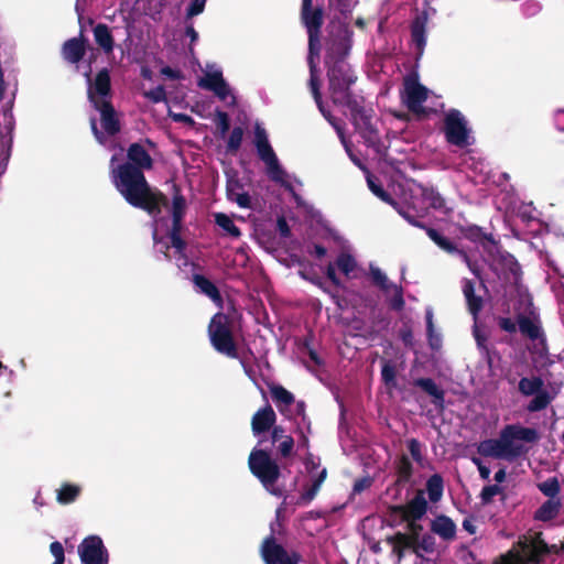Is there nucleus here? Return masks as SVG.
<instances>
[{
    "label": "nucleus",
    "instance_id": "nucleus-35",
    "mask_svg": "<svg viewBox=\"0 0 564 564\" xmlns=\"http://www.w3.org/2000/svg\"><path fill=\"white\" fill-rule=\"evenodd\" d=\"M319 55H312L308 52L307 63L310 67V88L317 106H322L321 80L317 75L316 59Z\"/></svg>",
    "mask_w": 564,
    "mask_h": 564
},
{
    "label": "nucleus",
    "instance_id": "nucleus-61",
    "mask_svg": "<svg viewBox=\"0 0 564 564\" xmlns=\"http://www.w3.org/2000/svg\"><path fill=\"white\" fill-rule=\"evenodd\" d=\"M522 12L525 17L531 18L536 15L541 10L542 6L535 0H528L522 6Z\"/></svg>",
    "mask_w": 564,
    "mask_h": 564
},
{
    "label": "nucleus",
    "instance_id": "nucleus-48",
    "mask_svg": "<svg viewBox=\"0 0 564 564\" xmlns=\"http://www.w3.org/2000/svg\"><path fill=\"white\" fill-rule=\"evenodd\" d=\"M367 183H368L370 191L377 197H379L382 202L393 206L394 208H397V206H399L398 202L387 191H384L380 184L376 183L370 177L367 178Z\"/></svg>",
    "mask_w": 564,
    "mask_h": 564
},
{
    "label": "nucleus",
    "instance_id": "nucleus-57",
    "mask_svg": "<svg viewBox=\"0 0 564 564\" xmlns=\"http://www.w3.org/2000/svg\"><path fill=\"white\" fill-rule=\"evenodd\" d=\"M408 449L412 456V458L417 463L422 464L423 454H422V445L419 440L411 438L408 441Z\"/></svg>",
    "mask_w": 564,
    "mask_h": 564
},
{
    "label": "nucleus",
    "instance_id": "nucleus-23",
    "mask_svg": "<svg viewBox=\"0 0 564 564\" xmlns=\"http://www.w3.org/2000/svg\"><path fill=\"white\" fill-rule=\"evenodd\" d=\"M427 12L422 11L419 13L411 23V40L414 44L417 55L421 56L426 45V26H427Z\"/></svg>",
    "mask_w": 564,
    "mask_h": 564
},
{
    "label": "nucleus",
    "instance_id": "nucleus-9",
    "mask_svg": "<svg viewBox=\"0 0 564 564\" xmlns=\"http://www.w3.org/2000/svg\"><path fill=\"white\" fill-rule=\"evenodd\" d=\"M443 132L447 143L459 149L473 144L471 131L464 115L457 109H449L443 120Z\"/></svg>",
    "mask_w": 564,
    "mask_h": 564
},
{
    "label": "nucleus",
    "instance_id": "nucleus-11",
    "mask_svg": "<svg viewBox=\"0 0 564 564\" xmlns=\"http://www.w3.org/2000/svg\"><path fill=\"white\" fill-rule=\"evenodd\" d=\"M429 97L427 88L422 85L416 77L408 76L403 82V90L401 91V100L409 111L419 119L425 118L429 111L423 107V102Z\"/></svg>",
    "mask_w": 564,
    "mask_h": 564
},
{
    "label": "nucleus",
    "instance_id": "nucleus-8",
    "mask_svg": "<svg viewBox=\"0 0 564 564\" xmlns=\"http://www.w3.org/2000/svg\"><path fill=\"white\" fill-rule=\"evenodd\" d=\"M301 21L305 26L308 36V52L312 55H319L321 33L324 23L323 8H313V0H302Z\"/></svg>",
    "mask_w": 564,
    "mask_h": 564
},
{
    "label": "nucleus",
    "instance_id": "nucleus-4",
    "mask_svg": "<svg viewBox=\"0 0 564 564\" xmlns=\"http://www.w3.org/2000/svg\"><path fill=\"white\" fill-rule=\"evenodd\" d=\"M341 107L347 108L350 115V122L355 131L362 138L368 148H372L378 155H384L387 147L380 139L379 131L373 119V109L365 106V98L359 96Z\"/></svg>",
    "mask_w": 564,
    "mask_h": 564
},
{
    "label": "nucleus",
    "instance_id": "nucleus-55",
    "mask_svg": "<svg viewBox=\"0 0 564 564\" xmlns=\"http://www.w3.org/2000/svg\"><path fill=\"white\" fill-rule=\"evenodd\" d=\"M503 489L499 485L485 486L480 492V500L482 505H489L494 497L502 494Z\"/></svg>",
    "mask_w": 564,
    "mask_h": 564
},
{
    "label": "nucleus",
    "instance_id": "nucleus-24",
    "mask_svg": "<svg viewBox=\"0 0 564 564\" xmlns=\"http://www.w3.org/2000/svg\"><path fill=\"white\" fill-rule=\"evenodd\" d=\"M269 390L279 412L285 417H291L290 406L295 403L294 394L279 383L269 384Z\"/></svg>",
    "mask_w": 564,
    "mask_h": 564
},
{
    "label": "nucleus",
    "instance_id": "nucleus-43",
    "mask_svg": "<svg viewBox=\"0 0 564 564\" xmlns=\"http://www.w3.org/2000/svg\"><path fill=\"white\" fill-rule=\"evenodd\" d=\"M215 224L219 226L232 238H239L241 236L240 229L235 225L234 220L224 213L215 214Z\"/></svg>",
    "mask_w": 564,
    "mask_h": 564
},
{
    "label": "nucleus",
    "instance_id": "nucleus-2",
    "mask_svg": "<svg viewBox=\"0 0 564 564\" xmlns=\"http://www.w3.org/2000/svg\"><path fill=\"white\" fill-rule=\"evenodd\" d=\"M538 440L539 433L535 429L509 424L501 430L499 438L481 441L477 445V452L484 457L512 462L527 453L525 446L516 441L535 443Z\"/></svg>",
    "mask_w": 564,
    "mask_h": 564
},
{
    "label": "nucleus",
    "instance_id": "nucleus-30",
    "mask_svg": "<svg viewBox=\"0 0 564 564\" xmlns=\"http://www.w3.org/2000/svg\"><path fill=\"white\" fill-rule=\"evenodd\" d=\"M528 556V561L534 564H540L543 556L550 553L547 543L542 539V533H538L530 543L523 547Z\"/></svg>",
    "mask_w": 564,
    "mask_h": 564
},
{
    "label": "nucleus",
    "instance_id": "nucleus-31",
    "mask_svg": "<svg viewBox=\"0 0 564 564\" xmlns=\"http://www.w3.org/2000/svg\"><path fill=\"white\" fill-rule=\"evenodd\" d=\"M265 165H267V173H268V176L270 177V180L275 183H279L282 187L285 188V191L291 193L295 199H299L300 196L295 192L293 185L289 181L285 180L286 172L280 165L278 158L271 162H268Z\"/></svg>",
    "mask_w": 564,
    "mask_h": 564
},
{
    "label": "nucleus",
    "instance_id": "nucleus-29",
    "mask_svg": "<svg viewBox=\"0 0 564 564\" xmlns=\"http://www.w3.org/2000/svg\"><path fill=\"white\" fill-rule=\"evenodd\" d=\"M431 531L444 541H452L456 536V524L449 517L440 514L431 522Z\"/></svg>",
    "mask_w": 564,
    "mask_h": 564
},
{
    "label": "nucleus",
    "instance_id": "nucleus-21",
    "mask_svg": "<svg viewBox=\"0 0 564 564\" xmlns=\"http://www.w3.org/2000/svg\"><path fill=\"white\" fill-rule=\"evenodd\" d=\"M87 51V39L80 32L79 36L65 41L62 45L61 54L64 61L69 64H78Z\"/></svg>",
    "mask_w": 564,
    "mask_h": 564
},
{
    "label": "nucleus",
    "instance_id": "nucleus-22",
    "mask_svg": "<svg viewBox=\"0 0 564 564\" xmlns=\"http://www.w3.org/2000/svg\"><path fill=\"white\" fill-rule=\"evenodd\" d=\"M276 422V414L270 404L259 409L251 419V430L254 436L269 432Z\"/></svg>",
    "mask_w": 564,
    "mask_h": 564
},
{
    "label": "nucleus",
    "instance_id": "nucleus-14",
    "mask_svg": "<svg viewBox=\"0 0 564 564\" xmlns=\"http://www.w3.org/2000/svg\"><path fill=\"white\" fill-rule=\"evenodd\" d=\"M78 554L83 564H108L109 554L98 535L85 538L78 545Z\"/></svg>",
    "mask_w": 564,
    "mask_h": 564
},
{
    "label": "nucleus",
    "instance_id": "nucleus-5",
    "mask_svg": "<svg viewBox=\"0 0 564 564\" xmlns=\"http://www.w3.org/2000/svg\"><path fill=\"white\" fill-rule=\"evenodd\" d=\"M250 473L263 488L275 497H282L283 490L275 486L281 476V467L267 448H253L248 457Z\"/></svg>",
    "mask_w": 564,
    "mask_h": 564
},
{
    "label": "nucleus",
    "instance_id": "nucleus-64",
    "mask_svg": "<svg viewBox=\"0 0 564 564\" xmlns=\"http://www.w3.org/2000/svg\"><path fill=\"white\" fill-rule=\"evenodd\" d=\"M330 6H335L341 14L351 12L350 0H328Z\"/></svg>",
    "mask_w": 564,
    "mask_h": 564
},
{
    "label": "nucleus",
    "instance_id": "nucleus-18",
    "mask_svg": "<svg viewBox=\"0 0 564 564\" xmlns=\"http://www.w3.org/2000/svg\"><path fill=\"white\" fill-rule=\"evenodd\" d=\"M427 236L443 251H445V252H447L449 254H457V256H459L463 259V261L467 264L469 270L477 278L480 279V270H479L478 264L470 260V258H469V256L467 254L466 251L457 248V246L452 240H449L448 238L443 236L438 230H436L434 228H429L427 229Z\"/></svg>",
    "mask_w": 564,
    "mask_h": 564
},
{
    "label": "nucleus",
    "instance_id": "nucleus-13",
    "mask_svg": "<svg viewBox=\"0 0 564 564\" xmlns=\"http://www.w3.org/2000/svg\"><path fill=\"white\" fill-rule=\"evenodd\" d=\"M14 129V119L10 109L0 115V176L6 172L11 156Z\"/></svg>",
    "mask_w": 564,
    "mask_h": 564
},
{
    "label": "nucleus",
    "instance_id": "nucleus-58",
    "mask_svg": "<svg viewBox=\"0 0 564 564\" xmlns=\"http://www.w3.org/2000/svg\"><path fill=\"white\" fill-rule=\"evenodd\" d=\"M144 96L154 104H159L166 100V93L162 85H159L155 88L150 89L144 94Z\"/></svg>",
    "mask_w": 564,
    "mask_h": 564
},
{
    "label": "nucleus",
    "instance_id": "nucleus-28",
    "mask_svg": "<svg viewBox=\"0 0 564 564\" xmlns=\"http://www.w3.org/2000/svg\"><path fill=\"white\" fill-rule=\"evenodd\" d=\"M227 197L230 202H235L241 208H251V197L243 192V184L238 178H229L226 186Z\"/></svg>",
    "mask_w": 564,
    "mask_h": 564
},
{
    "label": "nucleus",
    "instance_id": "nucleus-49",
    "mask_svg": "<svg viewBox=\"0 0 564 564\" xmlns=\"http://www.w3.org/2000/svg\"><path fill=\"white\" fill-rule=\"evenodd\" d=\"M422 196L427 200L432 208L442 209L445 207V199L442 195L433 187H425L422 191Z\"/></svg>",
    "mask_w": 564,
    "mask_h": 564
},
{
    "label": "nucleus",
    "instance_id": "nucleus-41",
    "mask_svg": "<svg viewBox=\"0 0 564 564\" xmlns=\"http://www.w3.org/2000/svg\"><path fill=\"white\" fill-rule=\"evenodd\" d=\"M82 488L78 485L65 482L57 490L56 500L61 505H69L79 497Z\"/></svg>",
    "mask_w": 564,
    "mask_h": 564
},
{
    "label": "nucleus",
    "instance_id": "nucleus-39",
    "mask_svg": "<svg viewBox=\"0 0 564 564\" xmlns=\"http://www.w3.org/2000/svg\"><path fill=\"white\" fill-rule=\"evenodd\" d=\"M313 480L311 486H308L300 497V501L304 505L310 503L318 494L323 482L327 477V469L323 468L316 476H312Z\"/></svg>",
    "mask_w": 564,
    "mask_h": 564
},
{
    "label": "nucleus",
    "instance_id": "nucleus-17",
    "mask_svg": "<svg viewBox=\"0 0 564 564\" xmlns=\"http://www.w3.org/2000/svg\"><path fill=\"white\" fill-rule=\"evenodd\" d=\"M427 501L424 491L419 490L406 505H397L389 508L390 516L399 520H420L427 511Z\"/></svg>",
    "mask_w": 564,
    "mask_h": 564
},
{
    "label": "nucleus",
    "instance_id": "nucleus-34",
    "mask_svg": "<svg viewBox=\"0 0 564 564\" xmlns=\"http://www.w3.org/2000/svg\"><path fill=\"white\" fill-rule=\"evenodd\" d=\"M192 282L200 293L208 296L214 302H221V294L218 288L209 279L203 274L195 273L192 276Z\"/></svg>",
    "mask_w": 564,
    "mask_h": 564
},
{
    "label": "nucleus",
    "instance_id": "nucleus-40",
    "mask_svg": "<svg viewBox=\"0 0 564 564\" xmlns=\"http://www.w3.org/2000/svg\"><path fill=\"white\" fill-rule=\"evenodd\" d=\"M381 380L390 392L398 388L397 368L392 360L382 359Z\"/></svg>",
    "mask_w": 564,
    "mask_h": 564
},
{
    "label": "nucleus",
    "instance_id": "nucleus-25",
    "mask_svg": "<svg viewBox=\"0 0 564 564\" xmlns=\"http://www.w3.org/2000/svg\"><path fill=\"white\" fill-rule=\"evenodd\" d=\"M254 147L257 149V153L259 159L267 164L268 162H271L275 160L278 156L271 147L267 131L263 127H261L259 123L254 127V140H253Z\"/></svg>",
    "mask_w": 564,
    "mask_h": 564
},
{
    "label": "nucleus",
    "instance_id": "nucleus-47",
    "mask_svg": "<svg viewBox=\"0 0 564 564\" xmlns=\"http://www.w3.org/2000/svg\"><path fill=\"white\" fill-rule=\"evenodd\" d=\"M435 538L430 533H425L419 538L414 546H410L409 549H411L417 555L420 554V551L433 553L435 551Z\"/></svg>",
    "mask_w": 564,
    "mask_h": 564
},
{
    "label": "nucleus",
    "instance_id": "nucleus-54",
    "mask_svg": "<svg viewBox=\"0 0 564 564\" xmlns=\"http://www.w3.org/2000/svg\"><path fill=\"white\" fill-rule=\"evenodd\" d=\"M221 78L223 73L220 70L207 73L204 77L199 78L198 87L202 89L210 90Z\"/></svg>",
    "mask_w": 564,
    "mask_h": 564
},
{
    "label": "nucleus",
    "instance_id": "nucleus-50",
    "mask_svg": "<svg viewBox=\"0 0 564 564\" xmlns=\"http://www.w3.org/2000/svg\"><path fill=\"white\" fill-rule=\"evenodd\" d=\"M336 264L345 275H349V273L352 272L357 267L355 258L350 253L346 252H341L337 257Z\"/></svg>",
    "mask_w": 564,
    "mask_h": 564
},
{
    "label": "nucleus",
    "instance_id": "nucleus-1",
    "mask_svg": "<svg viewBox=\"0 0 564 564\" xmlns=\"http://www.w3.org/2000/svg\"><path fill=\"white\" fill-rule=\"evenodd\" d=\"M116 156L110 160V178L124 200L132 207L147 212L150 216L161 214L169 199L159 188L152 187L144 171L153 169L154 161L141 142H133L127 149V161L113 166Z\"/></svg>",
    "mask_w": 564,
    "mask_h": 564
},
{
    "label": "nucleus",
    "instance_id": "nucleus-45",
    "mask_svg": "<svg viewBox=\"0 0 564 564\" xmlns=\"http://www.w3.org/2000/svg\"><path fill=\"white\" fill-rule=\"evenodd\" d=\"M502 265L505 271L510 274L513 282L518 283L522 275L521 265L518 260L512 254H508L502 259Z\"/></svg>",
    "mask_w": 564,
    "mask_h": 564
},
{
    "label": "nucleus",
    "instance_id": "nucleus-37",
    "mask_svg": "<svg viewBox=\"0 0 564 564\" xmlns=\"http://www.w3.org/2000/svg\"><path fill=\"white\" fill-rule=\"evenodd\" d=\"M94 37L96 43L104 50L106 54L111 53L115 46V40L110 29L105 23H98L94 30Z\"/></svg>",
    "mask_w": 564,
    "mask_h": 564
},
{
    "label": "nucleus",
    "instance_id": "nucleus-60",
    "mask_svg": "<svg viewBox=\"0 0 564 564\" xmlns=\"http://www.w3.org/2000/svg\"><path fill=\"white\" fill-rule=\"evenodd\" d=\"M206 0H192L186 9V19H192L204 12Z\"/></svg>",
    "mask_w": 564,
    "mask_h": 564
},
{
    "label": "nucleus",
    "instance_id": "nucleus-6",
    "mask_svg": "<svg viewBox=\"0 0 564 564\" xmlns=\"http://www.w3.org/2000/svg\"><path fill=\"white\" fill-rule=\"evenodd\" d=\"M326 68L330 99L335 106L340 107L359 97L351 90V86L357 80V77L354 75L348 63L338 61L334 64L326 65Z\"/></svg>",
    "mask_w": 564,
    "mask_h": 564
},
{
    "label": "nucleus",
    "instance_id": "nucleus-3",
    "mask_svg": "<svg viewBox=\"0 0 564 564\" xmlns=\"http://www.w3.org/2000/svg\"><path fill=\"white\" fill-rule=\"evenodd\" d=\"M88 80L87 97L93 107L100 112V121L104 130L112 137L120 132L121 124L111 98V78L108 68L100 69L94 79L90 72L85 74Z\"/></svg>",
    "mask_w": 564,
    "mask_h": 564
},
{
    "label": "nucleus",
    "instance_id": "nucleus-16",
    "mask_svg": "<svg viewBox=\"0 0 564 564\" xmlns=\"http://www.w3.org/2000/svg\"><path fill=\"white\" fill-rule=\"evenodd\" d=\"M369 273L372 284L382 292L388 293L390 290L393 291V296L389 300V307L395 312L402 311L405 306L402 286L392 283L378 267L370 265Z\"/></svg>",
    "mask_w": 564,
    "mask_h": 564
},
{
    "label": "nucleus",
    "instance_id": "nucleus-7",
    "mask_svg": "<svg viewBox=\"0 0 564 564\" xmlns=\"http://www.w3.org/2000/svg\"><path fill=\"white\" fill-rule=\"evenodd\" d=\"M208 336L214 349L231 359H238V347L232 333V322L225 313H216L208 325Z\"/></svg>",
    "mask_w": 564,
    "mask_h": 564
},
{
    "label": "nucleus",
    "instance_id": "nucleus-38",
    "mask_svg": "<svg viewBox=\"0 0 564 564\" xmlns=\"http://www.w3.org/2000/svg\"><path fill=\"white\" fill-rule=\"evenodd\" d=\"M395 473H397V486H403L408 484L413 475V465L406 455H401L395 460Z\"/></svg>",
    "mask_w": 564,
    "mask_h": 564
},
{
    "label": "nucleus",
    "instance_id": "nucleus-36",
    "mask_svg": "<svg viewBox=\"0 0 564 564\" xmlns=\"http://www.w3.org/2000/svg\"><path fill=\"white\" fill-rule=\"evenodd\" d=\"M562 508L560 498L547 499L543 502L534 513V519L543 522H547L557 517Z\"/></svg>",
    "mask_w": 564,
    "mask_h": 564
},
{
    "label": "nucleus",
    "instance_id": "nucleus-53",
    "mask_svg": "<svg viewBox=\"0 0 564 564\" xmlns=\"http://www.w3.org/2000/svg\"><path fill=\"white\" fill-rule=\"evenodd\" d=\"M182 229V226H171L169 232L171 243L177 251H183L186 248V242L181 236Z\"/></svg>",
    "mask_w": 564,
    "mask_h": 564
},
{
    "label": "nucleus",
    "instance_id": "nucleus-51",
    "mask_svg": "<svg viewBox=\"0 0 564 564\" xmlns=\"http://www.w3.org/2000/svg\"><path fill=\"white\" fill-rule=\"evenodd\" d=\"M215 123L220 137H225L230 129V119L227 112L217 109L215 112Z\"/></svg>",
    "mask_w": 564,
    "mask_h": 564
},
{
    "label": "nucleus",
    "instance_id": "nucleus-63",
    "mask_svg": "<svg viewBox=\"0 0 564 564\" xmlns=\"http://www.w3.org/2000/svg\"><path fill=\"white\" fill-rule=\"evenodd\" d=\"M304 348L307 350V355L310 359L316 365L321 366L323 364L316 350L311 346L310 338H305L303 343Z\"/></svg>",
    "mask_w": 564,
    "mask_h": 564
},
{
    "label": "nucleus",
    "instance_id": "nucleus-32",
    "mask_svg": "<svg viewBox=\"0 0 564 564\" xmlns=\"http://www.w3.org/2000/svg\"><path fill=\"white\" fill-rule=\"evenodd\" d=\"M173 198H172V226H182L186 212V199L182 194L181 187L173 184Z\"/></svg>",
    "mask_w": 564,
    "mask_h": 564
},
{
    "label": "nucleus",
    "instance_id": "nucleus-59",
    "mask_svg": "<svg viewBox=\"0 0 564 564\" xmlns=\"http://www.w3.org/2000/svg\"><path fill=\"white\" fill-rule=\"evenodd\" d=\"M220 100H226L230 94V88L227 82L224 79H219L217 84L210 89Z\"/></svg>",
    "mask_w": 564,
    "mask_h": 564
},
{
    "label": "nucleus",
    "instance_id": "nucleus-62",
    "mask_svg": "<svg viewBox=\"0 0 564 564\" xmlns=\"http://www.w3.org/2000/svg\"><path fill=\"white\" fill-rule=\"evenodd\" d=\"M498 326L501 330L509 334H514L518 329L517 319L514 321L511 317H499Z\"/></svg>",
    "mask_w": 564,
    "mask_h": 564
},
{
    "label": "nucleus",
    "instance_id": "nucleus-42",
    "mask_svg": "<svg viewBox=\"0 0 564 564\" xmlns=\"http://www.w3.org/2000/svg\"><path fill=\"white\" fill-rule=\"evenodd\" d=\"M426 491L431 502H438L443 497L444 480L440 474H433L426 481Z\"/></svg>",
    "mask_w": 564,
    "mask_h": 564
},
{
    "label": "nucleus",
    "instance_id": "nucleus-10",
    "mask_svg": "<svg viewBox=\"0 0 564 564\" xmlns=\"http://www.w3.org/2000/svg\"><path fill=\"white\" fill-rule=\"evenodd\" d=\"M518 391L524 397H533L527 405L531 413L545 410L554 400V395L544 389V381L539 376L521 378Z\"/></svg>",
    "mask_w": 564,
    "mask_h": 564
},
{
    "label": "nucleus",
    "instance_id": "nucleus-26",
    "mask_svg": "<svg viewBox=\"0 0 564 564\" xmlns=\"http://www.w3.org/2000/svg\"><path fill=\"white\" fill-rule=\"evenodd\" d=\"M413 386L420 388L432 398V403L436 409L443 410L445 404V391L436 384L432 378H417L413 380Z\"/></svg>",
    "mask_w": 564,
    "mask_h": 564
},
{
    "label": "nucleus",
    "instance_id": "nucleus-52",
    "mask_svg": "<svg viewBox=\"0 0 564 564\" xmlns=\"http://www.w3.org/2000/svg\"><path fill=\"white\" fill-rule=\"evenodd\" d=\"M398 210V213L409 223L411 224L412 226L414 227H417V228H421V229H424L425 232L427 234V229L430 227H427L421 219L420 217L415 216L412 210H410L409 208L404 209V208H401L399 206H397L395 208Z\"/></svg>",
    "mask_w": 564,
    "mask_h": 564
},
{
    "label": "nucleus",
    "instance_id": "nucleus-15",
    "mask_svg": "<svg viewBox=\"0 0 564 564\" xmlns=\"http://www.w3.org/2000/svg\"><path fill=\"white\" fill-rule=\"evenodd\" d=\"M406 522L408 533L397 532L393 535L387 536L386 541L389 545L392 546V552L399 557L402 558L404 555V550L410 546H414L415 542H417L421 536V532L423 530L422 524L417 523V520H399V522Z\"/></svg>",
    "mask_w": 564,
    "mask_h": 564
},
{
    "label": "nucleus",
    "instance_id": "nucleus-46",
    "mask_svg": "<svg viewBox=\"0 0 564 564\" xmlns=\"http://www.w3.org/2000/svg\"><path fill=\"white\" fill-rule=\"evenodd\" d=\"M539 490L549 499L558 498L557 495L561 491V486L556 477L547 478L545 481L538 485Z\"/></svg>",
    "mask_w": 564,
    "mask_h": 564
},
{
    "label": "nucleus",
    "instance_id": "nucleus-44",
    "mask_svg": "<svg viewBox=\"0 0 564 564\" xmlns=\"http://www.w3.org/2000/svg\"><path fill=\"white\" fill-rule=\"evenodd\" d=\"M243 128L242 127H234L231 132L229 133L227 144H226V151L229 154H237L239 151L242 140H243Z\"/></svg>",
    "mask_w": 564,
    "mask_h": 564
},
{
    "label": "nucleus",
    "instance_id": "nucleus-12",
    "mask_svg": "<svg viewBox=\"0 0 564 564\" xmlns=\"http://www.w3.org/2000/svg\"><path fill=\"white\" fill-rule=\"evenodd\" d=\"M260 555L264 564H299L302 556L297 551H288L274 534L265 536L260 545Z\"/></svg>",
    "mask_w": 564,
    "mask_h": 564
},
{
    "label": "nucleus",
    "instance_id": "nucleus-56",
    "mask_svg": "<svg viewBox=\"0 0 564 564\" xmlns=\"http://www.w3.org/2000/svg\"><path fill=\"white\" fill-rule=\"evenodd\" d=\"M294 448V440L293 437L285 436L283 441L280 442L278 446V453L282 458H289L293 454Z\"/></svg>",
    "mask_w": 564,
    "mask_h": 564
},
{
    "label": "nucleus",
    "instance_id": "nucleus-19",
    "mask_svg": "<svg viewBox=\"0 0 564 564\" xmlns=\"http://www.w3.org/2000/svg\"><path fill=\"white\" fill-rule=\"evenodd\" d=\"M351 47V40L347 31H340L330 37L325 53V65L334 64L338 61L346 62Z\"/></svg>",
    "mask_w": 564,
    "mask_h": 564
},
{
    "label": "nucleus",
    "instance_id": "nucleus-27",
    "mask_svg": "<svg viewBox=\"0 0 564 564\" xmlns=\"http://www.w3.org/2000/svg\"><path fill=\"white\" fill-rule=\"evenodd\" d=\"M462 291L464 297L466 300L467 310L474 317V319L478 318L479 313L484 308V300L481 296L476 295L475 293V282L470 279L462 280Z\"/></svg>",
    "mask_w": 564,
    "mask_h": 564
},
{
    "label": "nucleus",
    "instance_id": "nucleus-20",
    "mask_svg": "<svg viewBox=\"0 0 564 564\" xmlns=\"http://www.w3.org/2000/svg\"><path fill=\"white\" fill-rule=\"evenodd\" d=\"M517 323L522 336L532 341L540 340L545 343V335L538 316L519 313L517 315Z\"/></svg>",
    "mask_w": 564,
    "mask_h": 564
},
{
    "label": "nucleus",
    "instance_id": "nucleus-33",
    "mask_svg": "<svg viewBox=\"0 0 564 564\" xmlns=\"http://www.w3.org/2000/svg\"><path fill=\"white\" fill-rule=\"evenodd\" d=\"M458 231L465 239L475 243L495 242L492 234L486 232L477 225H460Z\"/></svg>",
    "mask_w": 564,
    "mask_h": 564
}]
</instances>
